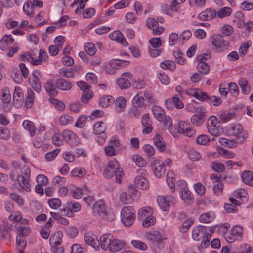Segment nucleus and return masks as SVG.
<instances>
[{"instance_id": "obj_1", "label": "nucleus", "mask_w": 253, "mask_h": 253, "mask_svg": "<svg viewBox=\"0 0 253 253\" xmlns=\"http://www.w3.org/2000/svg\"><path fill=\"white\" fill-rule=\"evenodd\" d=\"M116 176V181L120 184L122 182V178L124 176L123 170L119 167L118 162L116 160L110 161L105 168L103 175L104 177L109 179L114 175Z\"/></svg>"}, {"instance_id": "obj_2", "label": "nucleus", "mask_w": 253, "mask_h": 253, "mask_svg": "<svg viewBox=\"0 0 253 253\" xmlns=\"http://www.w3.org/2000/svg\"><path fill=\"white\" fill-rule=\"evenodd\" d=\"M152 111L155 118L158 121L163 122L164 126L167 127L169 132L174 136L175 132L172 127L173 123L171 117L167 116L164 110L157 105L152 106Z\"/></svg>"}, {"instance_id": "obj_3", "label": "nucleus", "mask_w": 253, "mask_h": 253, "mask_svg": "<svg viewBox=\"0 0 253 253\" xmlns=\"http://www.w3.org/2000/svg\"><path fill=\"white\" fill-rule=\"evenodd\" d=\"M121 217L125 226L127 227L131 226L134 223L136 217L133 207L131 206L124 207L121 210Z\"/></svg>"}, {"instance_id": "obj_4", "label": "nucleus", "mask_w": 253, "mask_h": 253, "mask_svg": "<svg viewBox=\"0 0 253 253\" xmlns=\"http://www.w3.org/2000/svg\"><path fill=\"white\" fill-rule=\"evenodd\" d=\"M31 169L29 167H24L21 174L17 176V181L20 186L27 192L31 191V186L29 183L30 180Z\"/></svg>"}, {"instance_id": "obj_5", "label": "nucleus", "mask_w": 253, "mask_h": 253, "mask_svg": "<svg viewBox=\"0 0 253 253\" xmlns=\"http://www.w3.org/2000/svg\"><path fill=\"white\" fill-rule=\"evenodd\" d=\"M148 175L146 170L143 169H139L137 171V176L134 182L135 185L138 188L146 189L149 186V182L146 177Z\"/></svg>"}, {"instance_id": "obj_6", "label": "nucleus", "mask_w": 253, "mask_h": 253, "mask_svg": "<svg viewBox=\"0 0 253 253\" xmlns=\"http://www.w3.org/2000/svg\"><path fill=\"white\" fill-rule=\"evenodd\" d=\"M219 121L214 116L210 117L207 120V128L208 132L212 135L218 136L222 133L219 126Z\"/></svg>"}, {"instance_id": "obj_7", "label": "nucleus", "mask_w": 253, "mask_h": 253, "mask_svg": "<svg viewBox=\"0 0 253 253\" xmlns=\"http://www.w3.org/2000/svg\"><path fill=\"white\" fill-rule=\"evenodd\" d=\"M228 132L233 136L239 135L238 139L240 143L244 142L248 137V134L244 131L243 126L239 124L231 126L228 129Z\"/></svg>"}, {"instance_id": "obj_8", "label": "nucleus", "mask_w": 253, "mask_h": 253, "mask_svg": "<svg viewBox=\"0 0 253 253\" xmlns=\"http://www.w3.org/2000/svg\"><path fill=\"white\" fill-rule=\"evenodd\" d=\"M243 228L240 226H234L231 229L230 232L225 234V238L229 243H232L234 241L240 239L242 237Z\"/></svg>"}, {"instance_id": "obj_9", "label": "nucleus", "mask_w": 253, "mask_h": 253, "mask_svg": "<svg viewBox=\"0 0 253 253\" xmlns=\"http://www.w3.org/2000/svg\"><path fill=\"white\" fill-rule=\"evenodd\" d=\"M81 210V205L77 203H67V206L63 207L60 209L61 212L69 217H73L75 216L74 212H77Z\"/></svg>"}, {"instance_id": "obj_10", "label": "nucleus", "mask_w": 253, "mask_h": 253, "mask_svg": "<svg viewBox=\"0 0 253 253\" xmlns=\"http://www.w3.org/2000/svg\"><path fill=\"white\" fill-rule=\"evenodd\" d=\"M177 132L188 137H191L195 134V130L186 121H181L177 126Z\"/></svg>"}, {"instance_id": "obj_11", "label": "nucleus", "mask_w": 253, "mask_h": 253, "mask_svg": "<svg viewBox=\"0 0 253 253\" xmlns=\"http://www.w3.org/2000/svg\"><path fill=\"white\" fill-rule=\"evenodd\" d=\"M102 122L96 123L93 126V131L95 135H98V141L99 143H102L105 141L106 135L105 134L106 126L103 125Z\"/></svg>"}, {"instance_id": "obj_12", "label": "nucleus", "mask_w": 253, "mask_h": 253, "mask_svg": "<svg viewBox=\"0 0 253 253\" xmlns=\"http://www.w3.org/2000/svg\"><path fill=\"white\" fill-rule=\"evenodd\" d=\"M206 112L201 107L197 109V113L192 116L191 121L194 126H198L201 125L205 120Z\"/></svg>"}, {"instance_id": "obj_13", "label": "nucleus", "mask_w": 253, "mask_h": 253, "mask_svg": "<svg viewBox=\"0 0 253 253\" xmlns=\"http://www.w3.org/2000/svg\"><path fill=\"white\" fill-rule=\"evenodd\" d=\"M62 135L64 140L70 145H76L80 143V140L77 135L70 130H64Z\"/></svg>"}, {"instance_id": "obj_14", "label": "nucleus", "mask_w": 253, "mask_h": 253, "mask_svg": "<svg viewBox=\"0 0 253 253\" xmlns=\"http://www.w3.org/2000/svg\"><path fill=\"white\" fill-rule=\"evenodd\" d=\"M152 169L155 175L158 178L163 176L166 171L164 163L159 160H155L152 163Z\"/></svg>"}, {"instance_id": "obj_15", "label": "nucleus", "mask_w": 253, "mask_h": 253, "mask_svg": "<svg viewBox=\"0 0 253 253\" xmlns=\"http://www.w3.org/2000/svg\"><path fill=\"white\" fill-rule=\"evenodd\" d=\"M92 213L94 216H100L102 218H105L106 209L102 201H98L93 204Z\"/></svg>"}, {"instance_id": "obj_16", "label": "nucleus", "mask_w": 253, "mask_h": 253, "mask_svg": "<svg viewBox=\"0 0 253 253\" xmlns=\"http://www.w3.org/2000/svg\"><path fill=\"white\" fill-rule=\"evenodd\" d=\"M13 105L16 108L20 107L24 100L23 91L19 87H15L13 95Z\"/></svg>"}, {"instance_id": "obj_17", "label": "nucleus", "mask_w": 253, "mask_h": 253, "mask_svg": "<svg viewBox=\"0 0 253 253\" xmlns=\"http://www.w3.org/2000/svg\"><path fill=\"white\" fill-rule=\"evenodd\" d=\"M173 198L172 196L166 197L164 196H159L157 197V202L162 210L168 211L170 206V201L171 202Z\"/></svg>"}, {"instance_id": "obj_18", "label": "nucleus", "mask_w": 253, "mask_h": 253, "mask_svg": "<svg viewBox=\"0 0 253 253\" xmlns=\"http://www.w3.org/2000/svg\"><path fill=\"white\" fill-rule=\"evenodd\" d=\"M142 126L145 127L143 130V133L144 134H149L153 130L152 126V121L150 120L149 114H145L143 115L141 119Z\"/></svg>"}, {"instance_id": "obj_19", "label": "nucleus", "mask_w": 253, "mask_h": 253, "mask_svg": "<svg viewBox=\"0 0 253 253\" xmlns=\"http://www.w3.org/2000/svg\"><path fill=\"white\" fill-rule=\"evenodd\" d=\"M113 236L110 234H105L100 237L99 245L100 244L103 250H108L113 240Z\"/></svg>"}, {"instance_id": "obj_20", "label": "nucleus", "mask_w": 253, "mask_h": 253, "mask_svg": "<svg viewBox=\"0 0 253 253\" xmlns=\"http://www.w3.org/2000/svg\"><path fill=\"white\" fill-rule=\"evenodd\" d=\"M208 234L206 232V227L203 226H198L194 228L192 231V238L194 240L199 241L203 237Z\"/></svg>"}, {"instance_id": "obj_21", "label": "nucleus", "mask_w": 253, "mask_h": 253, "mask_svg": "<svg viewBox=\"0 0 253 253\" xmlns=\"http://www.w3.org/2000/svg\"><path fill=\"white\" fill-rule=\"evenodd\" d=\"M84 241L87 245L92 247L98 248L99 247V241L95 235L91 233L88 232L85 234Z\"/></svg>"}, {"instance_id": "obj_22", "label": "nucleus", "mask_w": 253, "mask_h": 253, "mask_svg": "<svg viewBox=\"0 0 253 253\" xmlns=\"http://www.w3.org/2000/svg\"><path fill=\"white\" fill-rule=\"evenodd\" d=\"M29 84L36 92H40L42 88L41 84L38 77L33 73L29 79Z\"/></svg>"}, {"instance_id": "obj_23", "label": "nucleus", "mask_w": 253, "mask_h": 253, "mask_svg": "<svg viewBox=\"0 0 253 253\" xmlns=\"http://www.w3.org/2000/svg\"><path fill=\"white\" fill-rule=\"evenodd\" d=\"M153 211L149 206L140 208L138 212V218L142 220L144 218H148L153 215Z\"/></svg>"}, {"instance_id": "obj_24", "label": "nucleus", "mask_w": 253, "mask_h": 253, "mask_svg": "<svg viewBox=\"0 0 253 253\" xmlns=\"http://www.w3.org/2000/svg\"><path fill=\"white\" fill-rule=\"evenodd\" d=\"M55 84L57 88L63 91L69 90L72 86L71 83L62 78L57 79Z\"/></svg>"}, {"instance_id": "obj_25", "label": "nucleus", "mask_w": 253, "mask_h": 253, "mask_svg": "<svg viewBox=\"0 0 253 253\" xmlns=\"http://www.w3.org/2000/svg\"><path fill=\"white\" fill-rule=\"evenodd\" d=\"M211 41L213 46L217 48L221 47L225 42L223 37L220 34L213 35L211 37Z\"/></svg>"}, {"instance_id": "obj_26", "label": "nucleus", "mask_w": 253, "mask_h": 253, "mask_svg": "<svg viewBox=\"0 0 253 253\" xmlns=\"http://www.w3.org/2000/svg\"><path fill=\"white\" fill-rule=\"evenodd\" d=\"M14 42L11 35H5L0 41V47L2 50H6Z\"/></svg>"}, {"instance_id": "obj_27", "label": "nucleus", "mask_w": 253, "mask_h": 253, "mask_svg": "<svg viewBox=\"0 0 253 253\" xmlns=\"http://www.w3.org/2000/svg\"><path fill=\"white\" fill-rule=\"evenodd\" d=\"M216 14V13L214 10L207 9L199 14L198 18L203 21H209L214 18Z\"/></svg>"}, {"instance_id": "obj_28", "label": "nucleus", "mask_w": 253, "mask_h": 253, "mask_svg": "<svg viewBox=\"0 0 253 253\" xmlns=\"http://www.w3.org/2000/svg\"><path fill=\"white\" fill-rule=\"evenodd\" d=\"M110 37L113 40L116 41L124 46L128 45L124 36L120 31H114L110 35Z\"/></svg>"}, {"instance_id": "obj_29", "label": "nucleus", "mask_w": 253, "mask_h": 253, "mask_svg": "<svg viewBox=\"0 0 253 253\" xmlns=\"http://www.w3.org/2000/svg\"><path fill=\"white\" fill-rule=\"evenodd\" d=\"M16 249L19 253H25L24 250L27 245L25 237L22 235H17L16 239Z\"/></svg>"}, {"instance_id": "obj_30", "label": "nucleus", "mask_w": 253, "mask_h": 253, "mask_svg": "<svg viewBox=\"0 0 253 253\" xmlns=\"http://www.w3.org/2000/svg\"><path fill=\"white\" fill-rule=\"evenodd\" d=\"M146 237L153 242H159L161 240L166 239L163 235L157 231H151L147 233Z\"/></svg>"}, {"instance_id": "obj_31", "label": "nucleus", "mask_w": 253, "mask_h": 253, "mask_svg": "<svg viewBox=\"0 0 253 253\" xmlns=\"http://www.w3.org/2000/svg\"><path fill=\"white\" fill-rule=\"evenodd\" d=\"M125 246V242L117 239H113L109 251L117 252L121 250Z\"/></svg>"}, {"instance_id": "obj_32", "label": "nucleus", "mask_w": 253, "mask_h": 253, "mask_svg": "<svg viewBox=\"0 0 253 253\" xmlns=\"http://www.w3.org/2000/svg\"><path fill=\"white\" fill-rule=\"evenodd\" d=\"M182 184H183V187H182L180 190V195L181 198L185 201L192 200L193 199V196L191 194L188 188L185 186V182L182 181Z\"/></svg>"}, {"instance_id": "obj_33", "label": "nucleus", "mask_w": 253, "mask_h": 253, "mask_svg": "<svg viewBox=\"0 0 253 253\" xmlns=\"http://www.w3.org/2000/svg\"><path fill=\"white\" fill-rule=\"evenodd\" d=\"M44 87L49 95L55 96L57 94L58 91L54 85L53 80H48L46 83L44 84Z\"/></svg>"}, {"instance_id": "obj_34", "label": "nucleus", "mask_w": 253, "mask_h": 253, "mask_svg": "<svg viewBox=\"0 0 253 253\" xmlns=\"http://www.w3.org/2000/svg\"><path fill=\"white\" fill-rule=\"evenodd\" d=\"M153 141L159 150L160 151H164L166 148V145L161 135L159 134H156L153 138Z\"/></svg>"}, {"instance_id": "obj_35", "label": "nucleus", "mask_w": 253, "mask_h": 253, "mask_svg": "<svg viewBox=\"0 0 253 253\" xmlns=\"http://www.w3.org/2000/svg\"><path fill=\"white\" fill-rule=\"evenodd\" d=\"M234 22L238 28H242L244 27L245 25L244 14L241 11L236 12Z\"/></svg>"}, {"instance_id": "obj_36", "label": "nucleus", "mask_w": 253, "mask_h": 253, "mask_svg": "<svg viewBox=\"0 0 253 253\" xmlns=\"http://www.w3.org/2000/svg\"><path fill=\"white\" fill-rule=\"evenodd\" d=\"M129 63L130 62L127 60L114 59L110 61V66L113 68L117 69L124 67Z\"/></svg>"}, {"instance_id": "obj_37", "label": "nucleus", "mask_w": 253, "mask_h": 253, "mask_svg": "<svg viewBox=\"0 0 253 253\" xmlns=\"http://www.w3.org/2000/svg\"><path fill=\"white\" fill-rule=\"evenodd\" d=\"M243 181L249 185L253 186V173L250 171H245L242 174Z\"/></svg>"}, {"instance_id": "obj_38", "label": "nucleus", "mask_w": 253, "mask_h": 253, "mask_svg": "<svg viewBox=\"0 0 253 253\" xmlns=\"http://www.w3.org/2000/svg\"><path fill=\"white\" fill-rule=\"evenodd\" d=\"M142 97V100L144 104H147L150 103H155V99L154 98L153 94L149 92L148 91H140Z\"/></svg>"}, {"instance_id": "obj_39", "label": "nucleus", "mask_w": 253, "mask_h": 253, "mask_svg": "<svg viewBox=\"0 0 253 253\" xmlns=\"http://www.w3.org/2000/svg\"><path fill=\"white\" fill-rule=\"evenodd\" d=\"M174 174L172 171H169L167 175V182L168 185L171 189L172 192L175 190V179L174 178Z\"/></svg>"}, {"instance_id": "obj_40", "label": "nucleus", "mask_w": 253, "mask_h": 253, "mask_svg": "<svg viewBox=\"0 0 253 253\" xmlns=\"http://www.w3.org/2000/svg\"><path fill=\"white\" fill-rule=\"evenodd\" d=\"M86 174V170L84 168L82 167H78L72 170L70 173V175L71 176L81 178L85 176Z\"/></svg>"}, {"instance_id": "obj_41", "label": "nucleus", "mask_w": 253, "mask_h": 253, "mask_svg": "<svg viewBox=\"0 0 253 253\" xmlns=\"http://www.w3.org/2000/svg\"><path fill=\"white\" fill-rule=\"evenodd\" d=\"M24 128L28 130L30 136H33L35 134V127L34 123L28 120H25L22 124Z\"/></svg>"}, {"instance_id": "obj_42", "label": "nucleus", "mask_w": 253, "mask_h": 253, "mask_svg": "<svg viewBox=\"0 0 253 253\" xmlns=\"http://www.w3.org/2000/svg\"><path fill=\"white\" fill-rule=\"evenodd\" d=\"M35 99V94L32 89L29 88L27 90V96L25 99V105L27 108H30Z\"/></svg>"}, {"instance_id": "obj_43", "label": "nucleus", "mask_w": 253, "mask_h": 253, "mask_svg": "<svg viewBox=\"0 0 253 253\" xmlns=\"http://www.w3.org/2000/svg\"><path fill=\"white\" fill-rule=\"evenodd\" d=\"M239 84L242 90V92L245 94H248L250 92V85L247 80L242 79L239 81Z\"/></svg>"}, {"instance_id": "obj_44", "label": "nucleus", "mask_w": 253, "mask_h": 253, "mask_svg": "<svg viewBox=\"0 0 253 253\" xmlns=\"http://www.w3.org/2000/svg\"><path fill=\"white\" fill-rule=\"evenodd\" d=\"M114 98L110 95L102 97L99 101V104L102 107L106 108L114 102Z\"/></svg>"}, {"instance_id": "obj_45", "label": "nucleus", "mask_w": 253, "mask_h": 253, "mask_svg": "<svg viewBox=\"0 0 253 253\" xmlns=\"http://www.w3.org/2000/svg\"><path fill=\"white\" fill-rule=\"evenodd\" d=\"M48 58L47 53L43 49H41L39 51V59L33 60L34 65H38L42 64V61H45Z\"/></svg>"}, {"instance_id": "obj_46", "label": "nucleus", "mask_w": 253, "mask_h": 253, "mask_svg": "<svg viewBox=\"0 0 253 253\" xmlns=\"http://www.w3.org/2000/svg\"><path fill=\"white\" fill-rule=\"evenodd\" d=\"M126 101L123 97H119L117 98L116 101V111L118 112H121L125 110L126 107Z\"/></svg>"}, {"instance_id": "obj_47", "label": "nucleus", "mask_w": 253, "mask_h": 253, "mask_svg": "<svg viewBox=\"0 0 253 253\" xmlns=\"http://www.w3.org/2000/svg\"><path fill=\"white\" fill-rule=\"evenodd\" d=\"M117 84L121 89H126L130 87V83L128 79L121 77L117 81Z\"/></svg>"}, {"instance_id": "obj_48", "label": "nucleus", "mask_w": 253, "mask_h": 253, "mask_svg": "<svg viewBox=\"0 0 253 253\" xmlns=\"http://www.w3.org/2000/svg\"><path fill=\"white\" fill-rule=\"evenodd\" d=\"M228 90L234 97H236L239 94V89L237 84L234 82H230L228 84Z\"/></svg>"}, {"instance_id": "obj_49", "label": "nucleus", "mask_w": 253, "mask_h": 253, "mask_svg": "<svg viewBox=\"0 0 253 253\" xmlns=\"http://www.w3.org/2000/svg\"><path fill=\"white\" fill-rule=\"evenodd\" d=\"M60 235V232H57L53 237L50 238L49 242L52 248L60 246L62 242V239L59 237Z\"/></svg>"}, {"instance_id": "obj_50", "label": "nucleus", "mask_w": 253, "mask_h": 253, "mask_svg": "<svg viewBox=\"0 0 253 253\" xmlns=\"http://www.w3.org/2000/svg\"><path fill=\"white\" fill-rule=\"evenodd\" d=\"M197 69L199 73L206 75L210 71V66L205 62H200L198 64Z\"/></svg>"}, {"instance_id": "obj_51", "label": "nucleus", "mask_w": 253, "mask_h": 253, "mask_svg": "<svg viewBox=\"0 0 253 253\" xmlns=\"http://www.w3.org/2000/svg\"><path fill=\"white\" fill-rule=\"evenodd\" d=\"M140 92L138 93L132 99V104L135 108H138L144 104Z\"/></svg>"}, {"instance_id": "obj_52", "label": "nucleus", "mask_w": 253, "mask_h": 253, "mask_svg": "<svg viewBox=\"0 0 253 253\" xmlns=\"http://www.w3.org/2000/svg\"><path fill=\"white\" fill-rule=\"evenodd\" d=\"M132 159L138 167H143L146 165V161L139 155H134Z\"/></svg>"}, {"instance_id": "obj_53", "label": "nucleus", "mask_w": 253, "mask_h": 253, "mask_svg": "<svg viewBox=\"0 0 253 253\" xmlns=\"http://www.w3.org/2000/svg\"><path fill=\"white\" fill-rule=\"evenodd\" d=\"M160 66L163 69H169L173 70L176 68V65L173 61L170 60H166L162 62Z\"/></svg>"}, {"instance_id": "obj_54", "label": "nucleus", "mask_w": 253, "mask_h": 253, "mask_svg": "<svg viewBox=\"0 0 253 253\" xmlns=\"http://www.w3.org/2000/svg\"><path fill=\"white\" fill-rule=\"evenodd\" d=\"M84 50L90 56L93 55L96 52V49L94 44L88 42L84 46Z\"/></svg>"}, {"instance_id": "obj_55", "label": "nucleus", "mask_w": 253, "mask_h": 253, "mask_svg": "<svg viewBox=\"0 0 253 253\" xmlns=\"http://www.w3.org/2000/svg\"><path fill=\"white\" fill-rule=\"evenodd\" d=\"M235 116V114L231 113L228 111H224L220 114L219 118L222 122H226L231 119H232Z\"/></svg>"}, {"instance_id": "obj_56", "label": "nucleus", "mask_w": 253, "mask_h": 253, "mask_svg": "<svg viewBox=\"0 0 253 253\" xmlns=\"http://www.w3.org/2000/svg\"><path fill=\"white\" fill-rule=\"evenodd\" d=\"M131 244L135 248L141 250H146L147 249V245L142 241L137 240H132Z\"/></svg>"}, {"instance_id": "obj_57", "label": "nucleus", "mask_w": 253, "mask_h": 253, "mask_svg": "<svg viewBox=\"0 0 253 253\" xmlns=\"http://www.w3.org/2000/svg\"><path fill=\"white\" fill-rule=\"evenodd\" d=\"M92 96L93 93L90 90H84L81 97V101L84 103H87Z\"/></svg>"}, {"instance_id": "obj_58", "label": "nucleus", "mask_w": 253, "mask_h": 253, "mask_svg": "<svg viewBox=\"0 0 253 253\" xmlns=\"http://www.w3.org/2000/svg\"><path fill=\"white\" fill-rule=\"evenodd\" d=\"M60 149L57 148L54 150L45 154V158L47 161H51L53 160L59 154Z\"/></svg>"}, {"instance_id": "obj_59", "label": "nucleus", "mask_w": 253, "mask_h": 253, "mask_svg": "<svg viewBox=\"0 0 253 253\" xmlns=\"http://www.w3.org/2000/svg\"><path fill=\"white\" fill-rule=\"evenodd\" d=\"M59 73L63 77L66 78L73 77L74 72L70 69L67 68H62L59 70Z\"/></svg>"}, {"instance_id": "obj_60", "label": "nucleus", "mask_w": 253, "mask_h": 253, "mask_svg": "<svg viewBox=\"0 0 253 253\" xmlns=\"http://www.w3.org/2000/svg\"><path fill=\"white\" fill-rule=\"evenodd\" d=\"M59 122L62 125H67L72 123L73 118L71 116L65 114L60 117Z\"/></svg>"}, {"instance_id": "obj_61", "label": "nucleus", "mask_w": 253, "mask_h": 253, "mask_svg": "<svg viewBox=\"0 0 253 253\" xmlns=\"http://www.w3.org/2000/svg\"><path fill=\"white\" fill-rule=\"evenodd\" d=\"M210 141V138L207 135L202 134L199 135L196 139V142L198 144L206 145Z\"/></svg>"}, {"instance_id": "obj_62", "label": "nucleus", "mask_w": 253, "mask_h": 253, "mask_svg": "<svg viewBox=\"0 0 253 253\" xmlns=\"http://www.w3.org/2000/svg\"><path fill=\"white\" fill-rule=\"evenodd\" d=\"M48 203L51 208L56 209L60 207L61 201L58 198H53L49 199Z\"/></svg>"}, {"instance_id": "obj_63", "label": "nucleus", "mask_w": 253, "mask_h": 253, "mask_svg": "<svg viewBox=\"0 0 253 253\" xmlns=\"http://www.w3.org/2000/svg\"><path fill=\"white\" fill-rule=\"evenodd\" d=\"M232 9L227 7L221 8L217 13L219 17L222 18L223 17L229 16L231 13Z\"/></svg>"}, {"instance_id": "obj_64", "label": "nucleus", "mask_w": 253, "mask_h": 253, "mask_svg": "<svg viewBox=\"0 0 253 253\" xmlns=\"http://www.w3.org/2000/svg\"><path fill=\"white\" fill-rule=\"evenodd\" d=\"M11 96L10 91L7 88L3 89L2 93L1 100L4 103H8L10 102Z\"/></svg>"}]
</instances>
